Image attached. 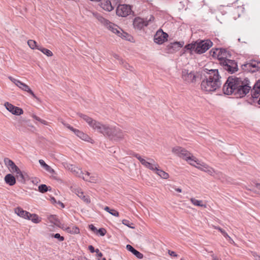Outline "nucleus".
<instances>
[{"label":"nucleus","instance_id":"17","mask_svg":"<svg viewBox=\"0 0 260 260\" xmlns=\"http://www.w3.org/2000/svg\"><path fill=\"white\" fill-rule=\"evenodd\" d=\"M238 70V63L235 60L229 59V73L233 74Z\"/></svg>","mask_w":260,"mask_h":260},{"label":"nucleus","instance_id":"21","mask_svg":"<svg viewBox=\"0 0 260 260\" xmlns=\"http://www.w3.org/2000/svg\"><path fill=\"white\" fill-rule=\"evenodd\" d=\"M76 132V133L75 135L77 137H78L79 138H80L81 139H82L85 141L91 142L92 143V142H91V141H93V140H92L90 138V137L88 135H87L86 134L84 133L83 132L80 131L79 129H78Z\"/></svg>","mask_w":260,"mask_h":260},{"label":"nucleus","instance_id":"36","mask_svg":"<svg viewBox=\"0 0 260 260\" xmlns=\"http://www.w3.org/2000/svg\"><path fill=\"white\" fill-rule=\"evenodd\" d=\"M71 167L72 171L75 172L77 176H79V177H82V176H83L84 175L83 173H82V171L78 168L75 167H73V166H71Z\"/></svg>","mask_w":260,"mask_h":260},{"label":"nucleus","instance_id":"43","mask_svg":"<svg viewBox=\"0 0 260 260\" xmlns=\"http://www.w3.org/2000/svg\"><path fill=\"white\" fill-rule=\"evenodd\" d=\"M24 91L27 92L28 93L31 94L34 98H35L37 100L39 101V99L36 95V94L34 93V92L32 91V90L29 88V86Z\"/></svg>","mask_w":260,"mask_h":260},{"label":"nucleus","instance_id":"63","mask_svg":"<svg viewBox=\"0 0 260 260\" xmlns=\"http://www.w3.org/2000/svg\"><path fill=\"white\" fill-rule=\"evenodd\" d=\"M32 117L34 119H35V120H37V121H39V122H40V121H41V119L39 117L37 116V115H35V114H33V115H32Z\"/></svg>","mask_w":260,"mask_h":260},{"label":"nucleus","instance_id":"20","mask_svg":"<svg viewBox=\"0 0 260 260\" xmlns=\"http://www.w3.org/2000/svg\"><path fill=\"white\" fill-rule=\"evenodd\" d=\"M15 213L20 217H23L25 219H28L30 213L26 211L23 210L20 207H17L15 209Z\"/></svg>","mask_w":260,"mask_h":260},{"label":"nucleus","instance_id":"27","mask_svg":"<svg viewBox=\"0 0 260 260\" xmlns=\"http://www.w3.org/2000/svg\"><path fill=\"white\" fill-rule=\"evenodd\" d=\"M90 173L88 172H86L82 178L85 181H88L90 182H95L96 179L94 176L89 177Z\"/></svg>","mask_w":260,"mask_h":260},{"label":"nucleus","instance_id":"38","mask_svg":"<svg viewBox=\"0 0 260 260\" xmlns=\"http://www.w3.org/2000/svg\"><path fill=\"white\" fill-rule=\"evenodd\" d=\"M79 197L82 199L85 203L86 204H89L90 203V200L88 196H85L84 194V192L82 193H80V195L79 196Z\"/></svg>","mask_w":260,"mask_h":260},{"label":"nucleus","instance_id":"32","mask_svg":"<svg viewBox=\"0 0 260 260\" xmlns=\"http://www.w3.org/2000/svg\"><path fill=\"white\" fill-rule=\"evenodd\" d=\"M38 50L41 51L42 53H43L44 54L46 55L48 57L53 55L52 52L50 50L46 49L45 48H43L41 46L38 48Z\"/></svg>","mask_w":260,"mask_h":260},{"label":"nucleus","instance_id":"47","mask_svg":"<svg viewBox=\"0 0 260 260\" xmlns=\"http://www.w3.org/2000/svg\"><path fill=\"white\" fill-rule=\"evenodd\" d=\"M39 162L41 167H43L45 170H46L49 167V166L46 164V162L43 159H40Z\"/></svg>","mask_w":260,"mask_h":260},{"label":"nucleus","instance_id":"33","mask_svg":"<svg viewBox=\"0 0 260 260\" xmlns=\"http://www.w3.org/2000/svg\"><path fill=\"white\" fill-rule=\"evenodd\" d=\"M97 18L98 20L103 24L106 27H107L108 25H112L110 24V22L108 20L105 19L101 15L98 16Z\"/></svg>","mask_w":260,"mask_h":260},{"label":"nucleus","instance_id":"29","mask_svg":"<svg viewBox=\"0 0 260 260\" xmlns=\"http://www.w3.org/2000/svg\"><path fill=\"white\" fill-rule=\"evenodd\" d=\"M155 173L163 179H167L169 178V174L161 169L157 168Z\"/></svg>","mask_w":260,"mask_h":260},{"label":"nucleus","instance_id":"34","mask_svg":"<svg viewBox=\"0 0 260 260\" xmlns=\"http://www.w3.org/2000/svg\"><path fill=\"white\" fill-rule=\"evenodd\" d=\"M29 218L28 220H30L32 222L35 223H39L41 221V220L39 219V216L38 215L36 214H31L29 216Z\"/></svg>","mask_w":260,"mask_h":260},{"label":"nucleus","instance_id":"48","mask_svg":"<svg viewBox=\"0 0 260 260\" xmlns=\"http://www.w3.org/2000/svg\"><path fill=\"white\" fill-rule=\"evenodd\" d=\"M222 90L224 94L228 95V79H226L223 85Z\"/></svg>","mask_w":260,"mask_h":260},{"label":"nucleus","instance_id":"35","mask_svg":"<svg viewBox=\"0 0 260 260\" xmlns=\"http://www.w3.org/2000/svg\"><path fill=\"white\" fill-rule=\"evenodd\" d=\"M16 173L17 174V178L18 180L21 182L24 183L25 182V178L20 170L19 169V171Z\"/></svg>","mask_w":260,"mask_h":260},{"label":"nucleus","instance_id":"10","mask_svg":"<svg viewBox=\"0 0 260 260\" xmlns=\"http://www.w3.org/2000/svg\"><path fill=\"white\" fill-rule=\"evenodd\" d=\"M132 12V7L129 5H119L116 9V14L121 17H126Z\"/></svg>","mask_w":260,"mask_h":260},{"label":"nucleus","instance_id":"6","mask_svg":"<svg viewBox=\"0 0 260 260\" xmlns=\"http://www.w3.org/2000/svg\"><path fill=\"white\" fill-rule=\"evenodd\" d=\"M242 70L246 72H255L260 69V61L251 60L241 66Z\"/></svg>","mask_w":260,"mask_h":260},{"label":"nucleus","instance_id":"22","mask_svg":"<svg viewBox=\"0 0 260 260\" xmlns=\"http://www.w3.org/2000/svg\"><path fill=\"white\" fill-rule=\"evenodd\" d=\"M5 182L10 186H13L16 184V178L11 174H7L4 178Z\"/></svg>","mask_w":260,"mask_h":260},{"label":"nucleus","instance_id":"54","mask_svg":"<svg viewBox=\"0 0 260 260\" xmlns=\"http://www.w3.org/2000/svg\"><path fill=\"white\" fill-rule=\"evenodd\" d=\"M168 253L170 255L173 256V257H177L178 255L174 251H171L169 250H168Z\"/></svg>","mask_w":260,"mask_h":260},{"label":"nucleus","instance_id":"11","mask_svg":"<svg viewBox=\"0 0 260 260\" xmlns=\"http://www.w3.org/2000/svg\"><path fill=\"white\" fill-rule=\"evenodd\" d=\"M168 37L167 33L164 32L161 29H159L154 36V41L158 44H162L167 41Z\"/></svg>","mask_w":260,"mask_h":260},{"label":"nucleus","instance_id":"61","mask_svg":"<svg viewBox=\"0 0 260 260\" xmlns=\"http://www.w3.org/2000/svg\"><path fill=\"white\" fill-rule=\"evenodd\" d=\"M113 56L115 59L118 60L119 61V63H120V59H122L120 57V56L118 54H113Z\"/></svg>","mask_w":260,"mask_h":260},{"label":"nucleus","instance_id":"62","mask_svg":"<svg viewBox=\"0 0 260 260\" xmlns=\"http://www.w3.org/2000/svg\"><path fill=\"white\" fill-rule=\"evenodd\" d=\"M154 19H155L153 15H151L149 19L148 20H145V21H148V23H149V22L153 21Z\"/></svg>","mask_w":260,"mask_h":260},{"label":"nucleus","instance_id":"31","mask_svg":"<svg viewBox=\"0 0 260 260\" xmlns=\"http://www.w3.org/2000/svg\"><path fill=\"white\" fill-rule=\"evenodd\" d=\"M104 210L114 216L118 217L119 215V212L118 211L114 209H110V208L108 206H106L104 208Z\"/></svg>","mask_w":260,"mask_h":260},{"label":"nucleus","instance_id":"14","mask_svg":"<svg viewBox=\"0 0 260 260\" xmlns=\"http://www.w3.org/2000/svg\"><path fill=\"white\" fill-rule=\"evenodd\" d=\"M5 106L6 109L14 115H20L23 113L22 109L18 107L15 106L8 102H6L5 104Z\"/></svg>","mask_w":260,"mask_h":260},{"label":"nucleus","instance_id":"4","mask_svg":"<svg viewBox=\"0 0 260 260\" xmlns=\"http://www.w3.org/2000/svg\"><path fill=\"white\" fill-rule=\"evenodd\" d=\"M101 129L99 133L108 137L111 140L114 142H118L124 139V133L119 128L103 124L101 126Z\"/></svg>","mask_w":260,"mask_h":260},{"label":"nucleus","instance_id":"42","mask_svg":"<svg viewBox=\"0 0 260 260\" xmlns=\"http://www.w3.org/2000/svg\"><path fill=\"white\" fill-rule=\"evenodd\" d=\"M120 64H122L123 66V67L126 70H132L131 69L133 68V67L131 66L128 63L125 62L123 59H120Z\"/></svg>","mask_w":260,"mask_h":260},{"label":"nucleus","instance_id":"52","mask_svg":"<svg viewBox=\"0 0 260 260\" xmlns=\"http://www.w3.org/2000/svg\"><path fill=\"white\" fill-rule=\"evenodd\" d=\"M46 171L50 174H56L55 171L50 166H49Z\"/></svg>","mask_w":260,"mask_h":260},{"label":"nucleus","instance_id":"28","mask_svg":"<svg viewBox=\"0 0 260 260\" xmlns=\"http://www.w3.org/2000/svg\"><path fill=\"white\" fill-rule=\"evenodd\" d=\"M51 188L50 186H48L46 184H41L38 187V190L41 193H45L47 191H50Z\"/></svg>","mask_w":260,"mask_h":260},{"label":"nucleus","instance_id":"44","mask_svg":"<svg viewBox=\"0 0 260 260\" xmlns=\"http://www.w3.org/2000/svg\"><path fill=\"white\" fill-rule=\"evenodd\" d=\"M24 91L27 92L28 93L31 94L34 98H35L37 100L39 101V99L36 95V94L34 93V92L32 91V90L29 88V86Z\"/></svg>","mask_w":260,"mask_h":260},{"label":"nucleus","instance_id":"5","mask_svg":"<svg viewBox=\"0 0 260 260\" xmlns=\"http://www.w3.org/2000/svg\"><path fill=\"white\" fill-rule=\"evenodd\" d=\"M172 152L177 154L179 157H182L186 160L190 161L189 163L191 165L206 172L209 171V170H206L207 169V167H206L205 165L200 164L198 162V160L195 159L196 157L184 148L177 146L172 149Z\"/></svg>","mask_w":260,"mask_h":260},{"label":"nucleus","instance_id":"9","mask_svg":"<svg viewBox=\"0 0 260 260\" xmlns=\"http://www.w3.org/2000/svg\"><path fill=\"white\" fill-rule=\"evenodd\" d=\"M216 50L218 51V53L217 54V57L218 59L220 61V64L224 67L225 70L228 71V59L226 55V49L216 48Z\"/></svg>","mask_w":260,"mask_h":260},{"label":"nucleus","instance_id":"13","mask_svg":"<svg viewBox=\"0 0 260 260\" xmlns=\"http://www.w3.org/2000/svg\"><path fill=\"white\" fill-rule=\"evenodd\" d=\"M232 6H230V12L231 15L233 18L235 19L239 18L241 14L243 12L244 8L243 6H238L236 7V5H233Z\"/></svg>","mask_w":260,"mask_h":260},{"label":"nucleus","instance_id":"64","mask_svg":"<svg viewBox=\"0 0 260 260\" xmlns=\"http://www.w3.org/2000/svg\"><path fill=\"white\" fill-rule=\"evenodd\" d=\"M39 181H40V180L38 178H35L32 180V182L34 184H37Z\"/></svg>","mask_w":260,"mask_h":260},{"label":"nucleus","instance_id":"26","mask_svg":"<svg viewBox=\"0 0 260 260\" xmlns=\"http://www.w3.org/2000/svg\"><path fill=\"white\" fill-rule=\"evenodd\" d=\"M64 230H66L68 233L72 234H78L80 232L79 229L76 226H74L72 228L70 227H64Z\"/></svg>","mask_w":260,"mask_h":260},{"label":"nucleus","instance_id":"56","mask_svg":"<svg viewBox=\"0 0 260 260\" xmlns=\"http://www.w3.org/2000/svg\"><path fill=\"white\" fill-rule=\"evenodd\" d=\"M94 252L96 253L97 256L101 257L103 256V253L100 251L99 249H96Z\"/></svg>","mask_w":260,"mask_h":260},{"label":"nucleus","instance_id":"23","mask_svg":"<svg viewBox=\"0 0 260 260\" xmlns=\"http://www.w3.org/2000/svg\"><path fill=\"white\" fill-rule=\"evenodd\" d=\"M48 219L50 222L54 224L55 225L62 229H64V226L63 225H61L60 220L56 215H50L48 216Z\"/></svg>","mask_w":260,"mask_h":260},{"label":"nucleus","instance_id":"1","mask_svg":"<svg viewBox=\"0 0 260 260\" xmlns=\"http://www.w3.org/2000/svg\"><path fill=\"white\" fill-rule=\"evenodd\" d=\"M200 77L201 88L204 91H215L221 85V77L217 69L204 68L200 71Z\"/></svg>","mask_w":260,"mask_h":260},{"label":"nucleus","instance_id":"19","mask_svg":"<svg viewBox=\"0 0 260 260\" xmlns=\"http://www.w3.org/2000/svg\"><path fill=\"white\" fill-rule=\"evenodd\" d=\"M126 249L132 252L134 255H135L138 259H142L144 257L143 254L134 248L132 245L127 244L126 246Z\"/></svg>","mask_w":260,"mask_h":260},{"label":"nucleus","instance_id":"59","mask_svg":"<svg viewBox=\"0 0 260 260\" xmlns=\"http://www.w3.org/2000/svg\"><path fill=\"white\" fill-rule=\"evenodd\" d=\"M252 255L255 260H260V256L257 255L256 252H252Z\"/></svg>","mask_w":260,"mask_h":260},{"label":"nucleus","instance_id":"55","mask_svg":"<svg viewBox=\"0 0 260 260\" xmlns=\"http://www.w3.org/2000/svg\"><path fill=\"white\" fill-rule=\"evenodd\" d=\"M75 193L79 197L80 195V193H82L83 191L81 189L77 188L75 189Z\"/></svg>","mask_w":260,"mask_h":260},{"label":"nucleus","instance_id":"60","mask_svg":"<svg viewBox=\"0 0 260 260\" xmlns=\"http://www.w3.org/2000/svg\"><path fill=\"white\" fill-rule=\"evenodd\" d=\"M217 53H218V51H217L216 50V49H215V50H213V49H212L210 51V53H212V56L214 57L217 56Z\"/></svg>","mask_w":260,"mask_h":260},{"label":"nucleus","instance_id":"8","mask_svg":"<svg viewBox=\"0 0 260 260\" xmlns=\"http://www.w3.org/2000/svg\"><path fill=\"white\" fill-rule=\"evenodd\" d=\"M78 114L81 118L83 119L90 127L96 131L98 132H99V130L101 129V126L102 124L101 122L93 120L92 118L82 113H78Z\"/></svg>","mask_w":260,"mask_h":260},{"label":"nucleus","instance_id":"37","mask_svg":"<svg viewBox=\"0 0 260 260\" xmlns=\"http://www.w3.org/2000/svg\"><path fill=\"white\" fill-rule=\"evenodd\" d=\"M16 86H17L18 87H19L20 89H21L23 90H26V89L28 87V86L25 83L22 82L20 81H16Z\"/></svg>","mask_w":260,"mask_h":260},{"label":"nucleus","instance_id":"25","mask_svg":"<svg viewBox=\"0 0 260 260\" xmlns=\"http://www.w3.org/2000/svg\"><path fill=\"white\" fill-rule=\"evenodd\" d=\"M122 32H120V34L118 35V36L119 37L125 40L128 41L129 42H133L134 38L131 35L128 34L126 32L123 31V30H122Z\"/></svg>","mask_w":260,"mask_h":260},{"label":"nucleus","instance_id":"41","mask_svg":"<svg viewBox=\"0 0 260 260\" xmlns=\"http://www.w3.org/2000/svg\"><path fill=\"white\" fill-rule=\"evenodd\" d=\"M122 223L124 225L128 226V228H129L131 229H135V226H132V225H133L134 224L132 222H131L130 221H129L128 220L123 219L122 221Z\"/></svg>","mask_w":260,"mask_h":260},{"label":"nucleus","instance_id":"39","mask_svg":"<svg viewBox=\"0 0 260 260\" xmlns=\"http://www.w3.org/2000/svg\"><path fill=\"white\" fill-rule=\"evenodd\" d=\"M50 236L52 237V238H54L55 239H57L58 241H63L64 240V237L61 236L58 233H56V234H50Z\"/></svg>","mask_w":260,"mask_h":260},{"label":"nucleus","instance_id":"7","mask_svg":"<svg viewBox=\"0 0 260 260\" xmlns=\"http://www.w3.org/2000/svg\"><path fill=\"white\" fill-rule=\"evenodd\" d=\"M200 71L197 72L196 75H194L192 72H189L187 70H183L182 71V76L184 80L188 83H194L197 80L200 79Z\"/></svg>","mask_w":260,"mask_h":260},{"label":"nucleus","instance_id":"40","mask_svg":"<svg viewBox=\"0 0 260 260\" xmlns=\"http://www.w3.org/2000/svg\"><path fill=\"white\" fill-rule=\"evenodd\" d=\"M190 201L191 202V203L194 205H196V206H199V207H202L203 206V205L202 204V201H199V200H196L194 198H191L190 199Z\"/></svg>","mask_w":260,"mask_h":260},{"label":"nucleus","instance_id":"18","mask_svg":"<svg viewBox=\"0 0 260 260\" xmlns=\"http://www.w3.org/2000/svg\"><path fill=\"white\" fill-rule=\"evenodd\" d=\"M100 6L103 9L108 12L114 9V7L112 5L110 0H103L101 3Z\"/></svg>","mask_w":260,"mask_h":260},{"label":"nucleus","instance_id":"16","mask_svg":"<svg viewBox=\"0 0 260 260\" xmlns=\"http://www.w3.org/2000/svg\"><path fill=\"white\" fill-rule=\"evenodd\" d=\"M4 161L5 165L11 172L16 173L19 171V168L9 158H5Z\"/></svg>","mask_w":260,"mask_h":260},{"label":"nucleus","instance_id":"24","mask_svg":"<svg viewBox=\"0 0 260 260\" xmlns=\"http://www.w3.org/2000/svg\"><path fill=\"white\" fill-rule=\"evenodd\" d=\"M110 24H111L112 25H108L106 27L107 28H108L110 30H111L113 33L116 34L118 36V35L120 34V30H122L120 28L118 27L117 25H115V24L112 23L110 22Z\"/></svg>","mask_w":260,"mask_h":260},{"label":"nucleus","instance_id":"57","mask_svg":"<svg viewBox=\"0 0 260 260\" xmlns=\"http://www.w3.org/2000/svg\"><path fill=\"white\" fill-rule=\"evenodd\" d=\"M88 248L91 253H94L95 251V249L92 245H89Z\"/></svg>","mask_w":260,"mask_h":260},{"label":"nucleus","instance_id":"30","mask_svg":"<svg viewBox=\"0 0 260 260\" xmlns=\"http://www.w3.org/2000/svg\"><path fill=\"white\" fill-rule=\"evenodd\" d=\"M27 44L29 46V47L32 49H37L38 50V48L40 46L39 45H38L37 43L35 41L32 40H29L27 41Z\"/></svg>","mask_w":260,"mask_h":260},{"label":"nucleus","instance_id":"45","mask_svg":"<svg viewBox=\"0 0 260 260\" xmlns=\"http://www.w3.org/2000/svg\"><path fill=\"white\" fill-rule=\"evenodd\" d=\"M158 165L157 164L153 165L151 163L149 162V165L147 166L146 167L147 168H148L149 169L152 170V171H156L157 170L158 168Z\"/></svg>","mask_w":260,"mask_h":260},{"label":"nucleus","instance_id":"49","mask_svg":"<svg viewBox=\"0 0 260 260\" xmlns=\"http://www.w3.org/2000/svg\"><path fill=\"white\" fill-rule=\"evenodd\" d=\"M140 162L142 164V165L144 166L145 167H147V166L149 165V162L147 161L145 159H144L143 158L140 160Z\"/></svg>","mask_w":260,"mask_h":260},{"label":"nucleus","instance_id":"58","mask_svg":"<svg viewBox=\"0 0 260 260\" xmlns=\"http://www.w3.org/2000/svg\"><path fill=\"white\" fill-rule=\"evenodd\" d=\"M133 156L136 157L139 161L142 158L141 156L138 153H133Z\"/></svg>","mask_w":260,"mask_h":260},{"label":"nucleus","instance_id":"12","mask_svg":"<svg viewBox=\"0 0 260 260\" xmlns=\"http://www.w3.org/2000/svg\"><path fill=\"white\" fill-rule=\"evenodd\" d=\"M184 43L183 41H176L170 43L166 47L167 53H173L180 49L183 46Z\"/></svg>","mask_w":260,"mask_h":260},{"label":"nucleus","instance_id":"46","mask_svg":"<svg viewBox=\"0 0 260 260\" xmlns=\"http://www.w3.org/2000/svg\"><path fill=\"white\" fill-rule=\"evenodd\" d=\"M107 231L104 228H100L96 231L97 234H99L101 236H104L106 235Z\"/></svg>","mask_w":260,"mask_h":260},{"label":"nucleus","instance_id":"15","mask_svg":"<svg viewBox=\"0 0 260 260\" xmlns=\"http://www.w3.org/2000/svg\"><path fill=\"white\" fill-rule=\"evenodd\" d=\"M133 25L135 29H142L144 26L148 25V22L145 21L143 19L140 17H136L133 21Z\"/></svg>","mask_w":260,"mask_h":260},{"label":"nucleus","instance_id":"3","mask_svg":"<svg viewBox=\"0 0 260 260\" xmlns=\"http://www.w3.org/2000/svg\"><path fill=\"white\" fill-rule=\"evenodd\" d=\"M213 45V43L210 40H200L199 42L196 41L186 45L182 50V54L188 51L190 54L193 51L197 54H201L205 53Z\"/></svg>","mask_w":260,"mask_h":260},{"label":"nucleus","instance_id":"51","mask_svg":"<svg viewBox=\"0 0 260 260\" xmlns=\"http://www.w3.org/2000/svg\"><path fill=\"white\" fill-rule=\"evenodd\" d=\"M46 171L50 174H56L55 171L50 166H49Z\"/></svg>","mask_w":260,"mask_h":260},{"label":"nucleus","instance_id":"2","mask_svg":"<svg viewBox=\"0 0 260 260\" xmlns=\"http://www.w3.org/2000/svg\"><path fill=\"white\" fill-rule=\"evenodd\" d=\"M250 82L248 78L229 76V95L243 98L251 90Z\"/></svg>","mask_w":260,"mask_h":260},{"label":"nucleus","instance_id":"50","mask_svg":"<svg viewBox=\"0 0 260 260\" xmlns=\"http://www.w3.org/2000/svg\"><path fill=\"white\" fill-rule=\"evenodd\" d=\"M89 229L94 233H96V231H98L97 229L92 224L89 225Z\"/></svg>","mask_w":260,"mask_h":260},{"label":"nucleus","instance_id":"53","mask_svg":"<svg viewBox=\"0 0 260 260\" xmlns=\"http://www.w3.org/2000/svg\"><path fill=\"white\" fill-rule=\"evenodd\" d=\"M46 171L50 174H56L55 171L50 166H49Z\"/></svg>","mask_w":260,"mask_h":260}]
</instances>
